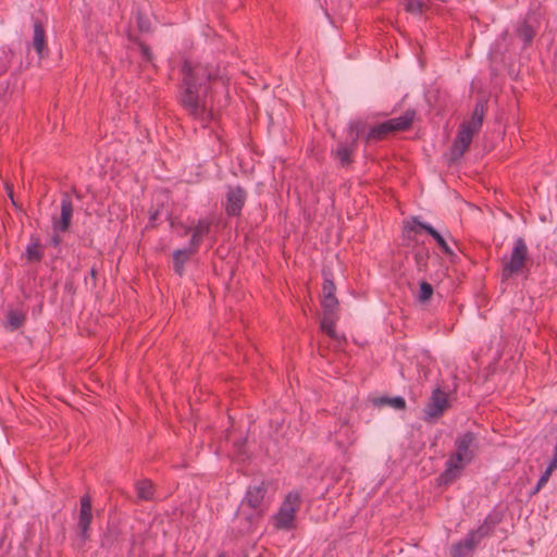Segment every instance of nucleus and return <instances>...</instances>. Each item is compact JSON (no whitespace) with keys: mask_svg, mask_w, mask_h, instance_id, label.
<instances>
[{"mask_svg":"<svg viewBox=\"0 0 557 557\" xmlns=\"http://www.w3.org/2000/svg\"><path fill=\"white\" fill-rule=\"evenodd\" d=\"M483 116H484V104L482 102H480L475 106L471 120L468 122H465V124L479 131L482 125V122H483Z\"/></svg>","mask_w":557,"mask_h":557,"instance_id":"19","label":"nucleus"},{"mask_svg":"<svg viewBox=\"0 0 557 557\" xmlns=\"http://www.w3.org/2000/svg\"><path fill=\"white\" fill-rule=\"evenodd\" d=\"M432 286L426 282H422L419 290V300L426 301L432 296Z\"/></svg>","mask_w":557,"mask_h":557,"instance_id":"26","label":"nucleus"},{"mask_svg":"<svg viewBox=\"0 0 557 557\" xmlns=\"http://www.w3.org/2000/svg\"><path fill=\"white\" fill-rule=\"evenodd\" d=\"M52 240H53V244H54L55 246H57V245H59V243H60V238H59L57 235H54V236L52 237Z\"/></svg>","mask_w":557,"mask_h":557,"instance_id":"33","label":"nucleus"},{"mask_svg":"<svg viewBox=\"0 0 557 557\" xmlns=\"http://www.w3.org/2000/svg\"><path fill=\"white\" fill-rule=\"evenodd\" d=\"M413 223L422 227L425 232H428V234H430L434 238V240L444 250V252L451 253V249L448 246L446 239L432 225L419 222L417 219H413Z\"/></svg>","mask_w":557,"mask_h":557,"instance_id":"17","label":"nucleus"},{"mask_svg":"<svg viewBox=\"0 0 557 557\" xmlns=\"http://www.w3.org/2000/svg\"><path fill=\"white\" fill-rule=\"evenodd\" d=\"M183 75L185 89L181 99L182 104L195 119L202 123L209 122L213 119V110L207 95V83L211 74L201 64L193 65L185 62Z\"/></svg>","mask_w":557,"mask_h":557,"instance_id":"1","label":"nucleus"},{"mask_svg":"<svg viewBox=\"0 0 557 557\" xmlns=\"http://www.w3.org/2000/svg\"><path fill=\"white\" fill-rule=\"evenodd\" d=\"M351 148L347 144H339L336 149V154L342 164H347L350 161Z\"/></svg>","mask_w":557,"mask_h":557,"instance_id":"24","label":"nucleus"},{"mask_svg":"<svg viewBox=\"0 0 557 557\" xmlns=\"http://www.w3.org/2000/svg\"><path fill=\"white\" fill-rule=\"evenodd\" d=\"M528 248L522 238H517L510 257L504 261L503 276L509 277L522 272L527 259Z\"/></svg>","mask_w":557,"mask_h":557,"instance_id":"6","label":"nucleus"},{"mask_svg":"<svg viewBox=\"0 0 557 557\" xmlns=\"http://www.w3.org/2000/svg\"><path fill=\"white\" fill-rule=\"evenodd\" d=\"M379 404L380 405H388L391 406L392 408L394 409H404L405 408V399L400 396H396V397H392V398H387V397H384V398H381L379 400Z\"/></svg>","mask_w":557,"mask_h":557,"instance_id":"21","label":"nucleus"},{"mask_svg":"<svg viewBox=\"0 0 557 557\" xmlns=\"http://www.w3.org/2000/svg\"><path fill=\"white\" fill-rule=\"evenodd\" d=\"M10 197H12V195H11V194H10ZM11 202H13V203H14V199H13V198H11Z\"/></svg>","mask_w":557,"mask_h":557,"instance_id":"34","label":"nucleus"},{"mask_svg":"<svg viewBox=\"0 0 557 557\" xmlns=\"http://www.w3.org/2000/svg\"><path fill=\"white\" fill-rule=\"evenodd\" d=\"M364 125L361 122H351L348 126V138L354 143L363 133Z\"/></svg>","mask_w":557,"mask_h":557,"instance_id":"23","label":"nucleus"},{"mask_svg":"<svg viewBox=\"0 0 557 557\" xmlns=\"http://www.w3.org/2000/svg\"><path fill=\"white\" fill-rule=\"evenodd\" d=\"M24 315L18 311H11L8 315V324L12 329H17L23 323Z\"/></svg>","mask_w":557,"mask_h":557,"instance_id":"25","label":"nucleus"},{"mask_svg":"<svg viewBox=\"0 0 557 557\" xmlns=\"http://www.w3.org/2000/svg\"><path fill=\"white\" fill-rule=\"evenodd\" d=\"M136 492L139 498L148 500L153 496L152 483L148 480L139 481L136 485Z\"/></svg>","mask_w":557,"mask_h":557,"instance_id":"20","label":"nucleus"},{"mask_svg":"<svg viewBox=\"0 0 557 557\" xmlns=\"http://www.w3.org/2000/svg\"><path fill=\"white\" fill-rule=\"evenodd\" d=\"M91 522V500L89 496H84L81 499V512L78 525L83 537H87L89 524Z\"/></svg>","mask_w":557,"mask_h":557,"instance_id":"13","label":"nucleus"},{"mask_svg":"<svg viewBox=\"0 0 557 557\" xmlns=\"http://www.w3.org/2000/svg\"><path fill=\"white\" fill-rule=\"evenodd\" d=\"M30 46L36 51L40 60L47 55L48 48L46 44V34L39 22L34 23V34Z\"/></svg>","mask_w":557,"mask_h":557,"instance_id":"12","label":"nucleus"},{"mask_svg":"<svg viewBox=\"0 0 557 557\" xmlns=\"http://www.w3.org/2000/svg\"><path fill=\"white\" fill-rule=\"evenodd\" d=\"M413 120V112H406L401 116L389 119L370 128L368 139H380L383 136L395 132L406 129Z\"/></svg>","mask_w":557,"mask_h":557,"instance_id":"5","label":"nucleus"},{"mask_svg":"<svg viewBox=\"0 0 557 557\" xmlns=\"http://www.w3.org/2000/svg\"><path fill=\"white\" fill-rule=\"evenodd\" d=\"M476 449L478 440L474 433L466 432L458 435L455 441V451L447 460L445 471L441 474V483L449 484L458 478L473 460Z\"/></svg>","mask_w":557,"mask_h":557,"instance_id":"2","label":"nucleus"},{"mask_svg":"<svg viewBox=\"0 0 557 557\" xmlns=\"http://www.w3.org/2000/svg\"><path fill=\"white\" fill-rule=\"evenodd\" d=\"M519 36L528 44L532 40L533 36H534V32L533 29L524 24L522 25L520 28H519Z\"/></svg>","mask_w":557,"mask_h":557,"instance_id":"27","label":"nucleus"},{"mask_svg":"<svg viewBox=\"0 0 557 557\" xmlns=\"http://www.w3.org/2000/svg\"><path fill=\"white\" fill-rule=\"evenodd\" d=\"M299 505L300 496L297 492L287 494L277 513L274 516L275 528L281 530L293 529L295 527V518Z\"/></svg>","mask_w":557,"mask_h":557,"instance_id":"4","label":"nucleus"},{"mask_svg":"<svg viewBox=\"0 0 557 557\" xmlns=\"http://www.w3.org/2000/svg\"><path fill=\"white\" fill-rule=\"evenodd\" d=\"M404 4L406 10L413 14H421L425 7L422 0H404Z\"/></svg>","mask_w":557,"mask_h":557,"instance_id":"22","label":"nucleus"},{"mask_svg":"<svg viewBox=\"0 0 557 557\" xmlns=\"http://www.w3.org/2000/svg\"><path fill=\"white\" fill-rule=\"evenodd\" d=\"M264 495L265 487L262 482L250 485L240 504L239 513L244 515L247 519L261 515L265 510Z\"/></svg>","mask_w":557,"mask_h":557,"instance_id":"3","label":"nucleus"},{"mask_svg":"<svg viewBox=\"0 0 557 557\" xmlns=\"http://www.w3.org/2000/svg\"><path fill=\"white\" fill-rule=\"evenodd\" d=\"M484 535L483 528L469 532L465 539L451 546L450 555L453 557H466Z\"/></svg>","mask_w":557,"mask_h":557,"instance_id":"8","label":"nucleus"},{"mask_svg":"<svg viewBox=\"0 0 557 557\" xmlns=\"http://www.w3.org/2000/svg\"><path fill=\"white\" fill-rule=\"evenodd\" d=\"M196 250L191 247L178 249L173 253L174 270L178 275L184 272V264Z\"/></svg>","mask_w":557,"mask_h":557,"instance_id":"18","label":"nucleus"},{"mask_svg":"<svg viewBox=\"0 0 557 557\" xmlns=\"http://www.w3.org/2000/svg\"><path fill=\"white\" fill-rule=\"evenodd\" d=\"M27 258L29 260H38L40 258L38 244H30L26 249Z\"/></svg>","mask_w":557,"mask_h":557,"instance_id":"28","label":"nucleus"},{"mask_svg":"<svg viewBox=\"0 0 557 557\" xmlns=\"http://www.w3.org/2000/svg\"><path fill=\"white\" fill-rule=\"evenodd\" d=\"M550 475H552L550 470L546 469L537 481V484L533 492L534 494L537 493L548 482Z\"/></svg>","mask_w":557,"mask_h":557,"instance_id":"29","label":"nucleus"},{"mask_svg":"<svg viewBox=\"0 0 557 557\" xmlns=\"http://www.w3.org/2000/svg\"><path fill=\"white\" fill-rule=\"evenodd\" d=\"M448 408V395L440 387L433 389L428 405L423 410V419L428 422L434 421Z\"/></svg>","mask_w":557,"mask_h":557,"instance_id":"7","label":"nucleus"},{"mask_svg":"<svg viewBox=\"0 0 557 557\" xmlns=\"http://www.w3.org/2000/svg\"><path fill=\"white\" fill-rule=\"evenodd\" d=\"M73 215V205L67 197H64L61 201V212L58 218L52 219V227L54 233L65 232Z\"/></svg>","mask_w":557,"mask_h":557,"instance_id":"10","label":"nucleus"},{"mask_svg":"<svg viewBox=\"0 0 557 557\" xmlns=\"http://www.w3.org/2000/svg\"><path fill=\"white\" fill-rule=\"evenodd\" d=\"M141 52L147 58V59H150V52H149V49L147 47H141Z\"/></svg>","mask_w":557,"mask_h":557,"instance_id":"32","label":"nucleus"},{"mask_svg":"<svg viewBox=\"0 0 557 557\" xmlns=\"http://www.w3.org/2000/svg\"><path fill=\"white\" fill-rule=\"evenodd\" d=\"M210 231V222L207 219L199 220L198 223L193 228V236L190 239L189 247L193 249H197L201 244L203 237Z\"/></svg>","mask_w":557,"mask_h":557,"instance_id":"14","label":"nucleus"},{"mask_svg":"<svg viewBox=\"0 0 557 557\" xmlns=\"http://www.w3.org/2000/svg\"><path fill=\"white\" fill-rule=\"evenodd\" d=\"M335 321L336 317L334 310H324L323 318L321 320V330L330 337L338 341L339 336L335 331Z\"/></svg>","mask_w":557,"mask_h":557,"instance_id":"16","label":"nucleus"},{"mask_svg":"<svg viewBox=\"0 0 557 557\" xmlns=\"http://www.w3.org/2000/svg\"><path fill=\"white\" fill-rule=\"evenodd\" d=\"M476 132L478 131L474 129L473 127H471L465 123L461 124L460 129L457 134V137L453 144L451 149H450L453 160L459 159L466 152V150L468 149V147L470 146V144L472 141L473 135Z\"/></svg>","mask_w":557,"mask_h":557,"instance_id":"9","label":"nucleus"},{"mask_svg":"<svg viewBox=\"0 0 557 557\" xmlns=\"http://www.w3.org/2000/svg\"><path fill=\"white\" fill-rule=\"evenodd\" d=\"M557 468V457L554 456L546 469L550 470V473Z\"/></svg>","mask_w":557,"mask_h":557,"instance_id":"30","label":"nucleus"},{"mask_svg":"<svg viewBox=\"0 0 557 557\" xmlns=\"http://www.w3.org/2000/svg\"><path fill=\"white\" fill-rule=\"evenodd\" d=\"M336 306L335 285L332 281L325 280L323 284L322 307L324 310H335Z\"/></svg>","mask_w":557,"mask_h":557,"instance_id":"15","label":"nucleus"},{"mask_svg":"<svg viewBox=\"0 0 557 557\" xmlns=\"http://www.w3.org/2000/svg\"><path fill=\"white\" fill-rule=\"evenodd\" d=\"M138 26L144 32L149 30V25L146 22L141 21L140 18L138 20Z\"/></svg>","mask_w":557,"mask_h":557,"instance_id":"31","label":"nucleus"},{"mask_svg":"<svg viewBox=\"0 0 557 557\" xmlns=\"http://www.w3.org/2000/svg\"><path fill=\"white\" fill-rule=\"evenodd\" d=\"M246 200L245 191L236 186L230 187L226 199V211L228 214L237 215Z\"/></svg>","mask_w":557,"mask_h":557,"instance_id":"11","label":"nucleus"}]
</instances>
